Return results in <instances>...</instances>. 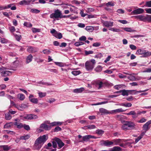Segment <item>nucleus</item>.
Returning a JSON list of instances; mask_svg holds the SVG:
<instances>
[{
	"label": "nucleus",
	"mask_w": 151,
	"mask_h": 151,
	"mask_svg": "<svg viewBox=\"0 0 151 151\" xmlns=\"http://www.w3.org/2000/svg\"><path fill=\"white\" fill-rule=\"evenodd\" d=\"M47 139L48 136L46 135L40 136L37 138L35 141L34 144V146L36 149L39 150Z\"/></svg>",
	"instance_id": "obj_1"
},
{
	"label": "nucleus",
	"mask_w": 151,
	"mask_h": 151,
	"mask_svg": "<svg viewBox=\"0 0 151 151\" xmlns=\"http://www.w3.org/2000/svg\"><path fill=\"white\" fill-rule=\"evenodd\" d=\"M124 123L122 126V129L124 130H131L134 128L135 126V124L133 122L124 121Z\"/></svg>",
	"instance_id": "obj_2"
},
{
	"label": "nucleus",
	"mask_w": 151,
	"mask_h": 151,
	"mask_svg": "<svg viewBox=\"0 0 151 151\" xmlns=\"http://www.w3.org/2000/svg\"><path fill=\"white\" fill-rule=\"evenodd\" d=\"M96 63V61L93 59L87 61L85 63L86 70L88 71H91L94 68Z\"/></svg>",
	"instance_id": "obj_3"
},
{
	"label": "nucleus",
	"mask_w": 151,
	"mask_h": 151,
	"mask_svg": "<svg viewBox=\"0 0 151 151\" xmlns=\"http://www.w3.org/2000/svg\"><path fill=\"white\" fill-rule=\"evenodd\" d=\"M61 11L57 9L54 11V13H52L50 15V17L52 19L60 18L61 15Z\"/></svg>",
	"instance_id": "obj_4"
},
{
	"label": "nucleus",
	"mask_w": 151,
	"mask_h": 151,
	"mask_svg": "<svg viewBox=\"0 0 151 151\" xmlns=\"http://www.w3.org/2000/svg\"><path fill=\"white\" fill-rule=\"evenodd\" d=\"M135 54L137 55H143V57H147L149 56V52L143 49L137 50Z\"/></svg>",
	"instance_id": "obj_5"
},
{
	"label": "nucleus",
	"mask_w": 151,
	"mask_h": 151,
	"mask_svg": "<svg viewBox=\"0 0 151 151\" xmlns=\"http://www.w3.org/2000/svg\"><path fill=\"white\" fill-rule=\"evenodd\" d=\"M96 137L94 136L91 135H87L83 136L82 137V140H80L79 142H82L84 143V141L87 142L89 141L90 139H96Z\"/></svg>",
	"instance_id": "obj_6"
},
{
	"label": "nucleus",
	"mask_w": 151,
	"mask_h": 151,
	"mask_svg": "<svg viewBox=\"0 0 151 151\" xmlns=\"http://www.w3.org/2000/svg\"><path fill=\"white\" fill-rule=\"evenodd\" d=\"M136 91L135 90H126L125 89H123L119 91H116V93H122V95L123 96H127L129 95V93L133 92Z\"/></svg>",
	"instance_id": "obj_7"
},
{
	"label": "nucleus",
	"mask_w": 151,
	"mask_h": 151,
	"mask_svg": "<svg viewBox=\"0 0 151 151\" xmlns=\"http://www.w3.org/2000/svg\"><path fill=\"white\" fill-rule=\"evenodd\" d=\"M24 119L27 120L35 119L38 118V116L36 115L33 114H27L23 117Z\"/></svg>",
	"instance_id": "obj_8"
},
{
	"label": "nucleus",
	"mask_w": 151,
	"mask_h": 151,
	"mask_svg": "<svg viewBox=\"0 0 151 151\" xmlns=\"http://www.w3.org/2000/svg\"><path fill=\"white\" fill-rule=\"evenodd\" d=\"M54 140L58 144V146L59 147V149L61 148L64 145V144L60 139L55 137L54 138Z\"/></svg>",
	"instance_id": "obj_9"
},
{
	"label": "nucleus",
	"mask_w": 151,
	"mask_h": 151,
	"mask_svg": "<svg viewBox=\"0 0 151 151\" xmlns=\"http://www.w3.org/2000/svg\"><path fill=\"white\" fill-rule=\"evenodd\" d=\"M151 124V120L148 121L143 126L142 128L145 132L147 131L150 128L149 125Z\"/></svg>",
	"instance_id": "obj_10"
},
{
	"label": "nucleus",
	"mask_w": 151,
	"mask_h": 151,
	"mask_svg": "<svg viewBox=\"0 0 151 151\" xmlns=\"http://www.w3.org/2000/svg\"><path fill=\"white\" fill-rule=\"evenodd\" d=\"M144 10L142 8H138L133 10L132 13L134 14H138L143 13Z\"/></svg>",
	"instance_id": "obj_11"
},
{
	"label": "nucleus",
	"mask_w": 151,
	"mask_h": 151,
	"mask_svg": "<svg viewBox=\"0 0 151 151\" xmlns=\"http://www.w3.org/2000/svg\"><path fill=\"white\" fill-rule=\"evenodd\" d=\"M125 114L127 115H132V117L134 119H135L137 118L138 116V114H137V113L134 111H131L129 113H126Z\"/></svg>",
	"instance_id": "obj_12"
},
{
	"label": "nucleus",
	"mask_w": 151,
	"mask_h": 151,
	"mask_svg": "<svg viewBox=\"0 0 151 151\" xmlns=\"http://www.w3.org/2000/svg\"><path fill=\"white\" fill-rule=\"evenodd\" d=\"M11 147L7 145L0 146V151H8L10 149Z\"/></svg>",
	"instance_id": "obj_13"
},
{
	"label": "nucleus",
	"mask_w": 151,
	"mask_h": 151,
	"mask_svg": "<svg viewBox=\"0 0 151 151\" xmlns=\"http://www.w3.org/2000/svg\"><path fill=\"white\" fill-rule=\"evenodd\" d=\"M40 128L44 129L45 130H49L51 129V127L50 126L45 124H41L40 126Z\"/></svg>",
	"instance_id": "obj_14"
},
{
	"label": "nucleus",
	"mask_w": 151,
	"mask_h": 151,
	"mask_svg": "<svg viewBox=\"0 0 151 151\" xmlns=\"http://www.w3.org/2000/svg\"><path fill=\"white\" fill-rule=\"evenodd\" d=\"M101 142H103V145L105 146H110L113 144V142L109 141V140H103Z\"/></svg>",
	"instance_id": "obj_15"
},
{
	"label": "nucleus",
	"mask_w": 151,
	"mask_h": 151,
	"mask_svg": "<svg viewBox=\"0 0 151 151\" xmlns=\"http://www.w3.org/2000/svg\"><path fill=\"white\" fill-rule=\"evenodd\" d=\"M126 110H123L122 108L118 109H116L113 110L110 112L111 114H117L120 112L124 111Z\"/></svg>",
	"instance_id": "obj_16"
},
{
	"label": "nucleus",
	"mask_w": 151,
	"mask_h": 151,
	"mask_svg": "<svg viewBox=\"0 0 151 151\" xmlns=\"http://www.w3.org/2000/svg\"><path fill=\"white\" fill-rule=\"evenodd\" d=\"M104 25L106 27H112L113 26V22L111 21H106L103 22Z\"/></svg>",
	"instance_id": "obj_17"
},
{
	"label": "nucleus",
	"mask_w": 151,
	"mask_h": 151,
	"mask_svg": "<svg viewBox=\"0 0 151 151\" xmlns=\"http://www.w3.org/2000/svg\"><path fill=\"white\" fill-rule=\"evenodd\" d=\"M63 123L62 122H54L50 123V127L51 129L52 127L56 126L57 125L60 126Z\"/></svg>",
	"instance_id": "obj_18"
},
{
	"label": "nucleus",
	"mask_w": 151,
	"mask_h": 151,
	"mask_svg": "<svg viewBox=\"0 0 151 151\" xmlns=\"http://www.w3.org/2000/svg\"><path fill=\"white\" fill-rule=\"evenodd\" d=\"M144 15H139L132 16V17L134 18L135 19H137L140 21L144 22Z\"/></svg>",
	"instance_id": "obj_19"
},
{
	"label": "nucleus",
	"mask_w": 151,
	"mask_h": 151,
	"mask_svg": "<svg viewBox=\"0 0 151 151\" xmlns=\"http://www.w3.org/2000/svg\"><path fill=\"white\" fill-rule=\"evenodd\" d=\"M151 22V15H147L146 16H144V22Z\"/></svg>",
	"instance_id": "obj_20"
},
{
	"label": "nucleus",
	"mask_w": 151,
	"mask_h": 151,
	"mask_svg": "<svg viewBox=\"0 0 151 151\" xmlns=\"http://www.w3.org/2000/svg\"><path fill=\"white\" fill-rule=\"evenodd\" d=\"M32 0H29L28 1H27L25 0H24L21 1L19 2V4L20 5H28L30 4Z\"/></svg>",
	"instance_id": "obj_21"
},
{
	"label": "nucleus",
	"mask_w": 151,
	"mask_h": 151,
	"mask_svg": "<svg viewBox=\"0 0 151 151\" xmlns=\"http://www.w3.org/2000/svg\"><path fill=\"white\" fill-rule=\"evenodd\" d=\"M28 52L30 53H34L37 51V49L36 48L33 47H30L29 48L27 49Z\"/></svg>",
	"instance_id": "obj_22"
},
{
	"label": "nucleus",
	"mask_w": 151,
	"mask_h": 151,
	"mask_svg": "<svg viewBox=\"0 0 151 151\" xmlns=\"http://www.w3.org/2000/svg\"><path fill=\"white\" fill-rule=\"evenodd\" d=\"M33 58V56L31 54L29 55L27 58L26 59V63L28 64L31 62Z\"/></svg>",
	"instance_id": "obj_23"
},
{
	"label": "nucleus",
	"mask_w": 151,
	"mask_h": 151,
	"mask_svg": "<svg viewBox=\"0 0 151 151\" xmlns=\"http://www.w3.org/2000/svg\"><path fill=\"white\" fill-rule=\"evenodd\" d=\"M122 29L126 32H136V30L132 29L130 27H123Z\"/></svg>",
	"instance_id": "obj_24"
},
{
	"label": "nucleus",
	"mask_w": 151,
	"mask_h": 151,
	"mask_svg": "<svg viewBox=\"0 0 151 151\" xmlns=\"http://www.w3.org/2000/svg\"><path fill=\"white\" fill-rule=\"evenodd\" d=\"M119 105L121 106H124L126 107H130L132 105V104L131 103L129 102L126 103H122Z\"/></svg>",
	"instance_id": "obj_25"
},
{
	"label": "nucleus",
	"mask_w": 151,
	"mask_h": 151,
	"mask_svg": "<svg viewBox=\"0 0 151 151\" xmlns=\"http://www.w3.org/2000/svg\"><path fill=\"white\" fill-rule=\"evenodd\" d=\"M122 149L119 146H114L111 149V151H122Z\"/></svg>",
	"instance_id": "obj_26"
},
{
	"label": "nucleus",
	"mask_w": 151,
	"mask_h": 151,
	"mask_svg": "<svg viewBox=\"0 0 151 151\" xmlns=\"http://www.w3.org/2000/svg\"><path fill=\"white\" fill-rule=\"evenodd\" d=\"M99 111L101 113L106 114H110V112H109L108 111L105 109L103 108H100L99 109Z\"/></svg>",
	"instance_id": "obj_27"
},
{
	"label": "nucleus",
	"mask_w": 151,
	"mask_h": 151,
	"mask_svg": "<svg viewBox=\"0 0 151 151\" xmlns=\"http://www.w3.org/2000/svg\"><path fill=\"white\" fill-rule=\"evenodd\" d=\"M13 4H11L5 6H0V10L4 9L10 8L11 6H13Z\"/></svg>",
	"instance_id": "obj_28"
},
{
	"label": "nucleus",
	"mask_w": 151,
	"mask_h": 151,
	"mask_svg": "<svg viewBox=\"0 0 151 151\" xmlns=\"http://www.w3.org/2000/svg\"><path fill=\"white\" fill-rule=\"evenodd\" d=\"M104 4L107 7L113 6L115 5L114 3L112 1H109L108 3H104Z\"/></svg>",
	"instance_id": "obj_29"
},
{
	"label": "nucleus",
	"mask_w": 151,
	"mask_h": 151,
	"mask_svg": "<svg viewBox=\"0 0 151 151\" xmlns=\"http://www.w3.org/2000/svg\"><path fill=\"white\" fill-rule=\"evenodd\" d=\"M11 73L10 71L8 70H5L1 72V75L3 76H6L9 75V73Z\"/></svg>",
	"instance_id": "obj_30"
},
{
	"label": "nucleus",
	"mask_w": 151,
	"mask_h": 151,
	"mask_svg": "<svg viewBox=\"0 0 151 151\" xmlns=\"http://www.w3.org/2000/svg\"><path fill=\"white\" fill-rule=\"evenodd\" d=\"M84 90L83 88H79L75 89L73 90V92L76 93H80L82 92Z\"/></svg>",
	"instance_id": "obj_31"
},
{
	"label": "nucleus",
	"mask_w": 151,
	"mask_h": 151,
	"mask_svg": "<svg viewBox=\"0 0 151 151\" xmlns=\"http://www.w3.org/2000/svg\"><path fill=\"white\" fill-rule=\"evenodd\" d=\"M96 127L94 125H89L87 126H85L83 127V129H92L95 128Z\"/></svg>",
	"instance_id": "obj_32"
},
{
	"label": "nucleus",
	"mask_w": 151,
	"mask_h": 151,
	"mask_svg": "<svg viewBox=\"0 0 151 151\" xmlns=\"http://www.w3.org/2000/svg\"><path fill=\"white\" fill-rule=\"evenodd\" d=\"M85 29L89 32H92L94 30V28L92 26H86Z\"/></svg>",
	"instance_id": "obj_33"
},
{
	"label": "nucleus",
	"mask_w": 151,
	"mask_h": 151,
	"mask_svg": "<svg viewBox=\"0 0 151 151\" xmlns=\"http://www.w3.org/2000/svg\"><path fill=\"white\" fill-rule=\"evenodd\" d=\"M122 140V139H118L112 140V142L115 143V145H118L120 143Z\"/></svg>",
	"instance_id": "obj_34"
},
{
	"label": "nucleus",
	"mask_w": 151,
	"mask_h": 151,
	"mask_svg": "<svg viewBox=\"0 0 151 151\" xmlns=\"http://www.w3.org/2000/svg\"><path fill=\"white\" fill-rule=\"evenodd\" d=\"M30 137L29 135L28 134L25 135L24 136H21L20 137L21 139L26 140L28 139Z\"/></svg>",
	"instance_id": "obj_35"
},
{
	"label": "nucleus",
	"mask_w": 151,
	"mask_h": 151,
	"mask_svg": "<svg viewBox=\"0 0 151 151\" xmlns=\"http://www.w3.org/2000/svg\"><path fill=\"white\" fill-rule=\"evenodd\" d=\"M96 132L99 135H101L104 133V131L101 129H98L96 130Z\"/></svg>",
	"instance_id": "obj_36"
},
{
	"label": "nucleus",
	"mask_w": 151,
	"mask_h": 151,
	"mask_svg": "<svg viewBox=\"0 0 151 151\" xmlns=\"http://www.w3.org/2000/svg\"><path fill=\"white\" fill-rule=\"evenodd\" d=\"M104 83L102 81H98L96 83V85H98L99 87L98 88L99 89H100L103 86Z\"/></svg>",
	"instance_id": "obj_37"
},
{
	"label": "nucleus",
	"mask_w": 151,
	"mask_h": 151,
	"mask_svg": "<svg viewBox=\"0 0 151 151\" xmlns=\"http://www.w3.org/2000/svg\"><path fill=\"white\" fill-rule=\"evenodd\" d=\"M30 12L32 13L37 14L40 12V11L35 9H32Z\"/></svg>",
	"instance_id": "obj_38"
},
{
	"label": "nucleus",
	"mask_w": 151,
	"mask_h": 151,
	"mask_svg": "<svg viewBox=\"0 0 151 151\" xmlns=\"http://www.w3.org/2000/svg\"><path fill=\"white\" fill-rule=\"evenodd\" d=\"M13 125L12 122H10L9 123H6L4 126V128H8L11 127V126Z\"/></svg>",
	"instance_id": "obj_39"
},
{
	"label": "nucleus",
	"mask_w": 151,
	"mask_h": 151,
	"mask_svg": "<svg viewBox=\"0 0 151 151\" xmlns=\"http://www.w3.org/2000/svg\"><path fill=\"white\" fill-rule=\"evenodd\" d=\"M81 72L80 70L74 71L71 72L72 74L75 76H76L81 73Z\"/></svg>",
	"instance_id": "obj_40"
},
{
	"label": "nucleus",
	"mask_w": 151,
	"mask_h": 151,
	"mask_svg": "<svg viewBox=\"0 0 151 151\" xmlns=\"http://www.w3.org/2000/svg\"><path fill=\"white\" fill-rule=\"evenodd\" d=\"M102 70V67L99 65L97 66L95 69V70L97 72H100Z\"/></svg>",
	"instance_id": "obj_41"
},
{
	"label": "nucleus",
	"mask_w": 151,
	"mask_h": 151,
	"mask_svg": "<svg viewBox=\"0 0 151 151\" xmlns=\"http://www.w3.org/2000/svg\"><path fill=\"white\" fill-rule=\"evenodd\" d=\"M18 97L19 99L21 101L24 100L25 98V96L23 94H19L18 95Z\"/></svg>",
	"instance_id": "obj_42"
},
{
	"label": "nucleus",
	"mask_w": 151,
	"mask_h": 151,
	"mask_svg": "<svg viewBox=\"0 0 151 151\" xmlns=\"http://www.w3.org/2000/svg\"><path fill=\"white\" fill-rule=\"evenodd\" d=\"M42 52L44 54L46 55L50 54L51 53V51L50 50L47 49H45L43 50Z\"/></svg>",
	"instance_id": "obj_43"
},
{
	"label": "nucleus",
	"mask_w": 151,
	"mask_h": 151,
	"mask_svg": "<svg viewBox=\"0 0 151 151\" xmlns=\"http://www.w3.org/2000/svg\"><path fill=\"white\" fill-rule=\"evenodd\" d=\"M109 30L112 31L114 32H119L121 31V30L119 29H117L115 28H111Z\"/></svg>",
	"instance_id": "obj_44"
},
{
	"label": "nucleus",
	"mask_w": 151,
	"mask_h": 151,
	"mask_svg": "<svg viewBox=\"0 0 151 151\" xmlns=\"http://www.w3.org/2000/svg\"><path fill=\"white\" fill-rule=\"evenodd\" d=\"M30 101L32 102L35 104H37L38 102V100L37 98H32L30 99Z\"/></svg>",
	"instance_id": "obj_45"
},
{
	"label": "nucleus",
	"mask_w": 151,
	"mask_h": 151,
	"mask_svg": "<svg viewBox=\"0 0 151 151\" xmlns=\"http://www.w3.org/2000/svg\"><path fill=\"white\" fill-rule=\"evenodd\" d=\"M6 119L7 120H9L12 118V116L8 113V114H6L5 115Z\"/></svg>",
	"instance_id": "obj_46"
},
{
	"label": "nucleus",
	"mask_w": 151,
	"mask_h": 151,
	"mask_svg": "<svg viewBox=\"0 0 151 151\" xmlns=\"http://www.w3.org/2000/svg\"><path fill=\"white\" fill-rule=\"evenodd\" d=\"M46 93L39 92L38 93L39 96L40 98H42L46 96Z\"/></svg>",
	"instance_id": "obj_47"
},
{
	"label": "nucleus",
	"mask_w": 151,
	"mask_h": 151,
	"mask_svg": "<svg viewBox=\"0 0 151 151\" xmlns=\"http://www.w3.org/2000/svg\"><path fill=\"white\" fill-rule=\"evenodd\" d=\"M24 25L27 27H31L32 26V24H31L27 22H24Z\"/></svg>",
	"instance_id": "obj_48"
},
{
	"label": "nucleus",
	"mask_w": 151,
	"mask_h": 151,
	"mask_svg": "<svg viewBox=\"0 0 151 151\" xmlns=\"http://www.w3.org/2000/svg\"><path fill=\"white\" fill-rule=\"evenodd\" d=\"M14 35L16 40L18 41H19L22 38V36L21 35H19L16 34Z\"/></svg>",
	"instance_id": "obj_49"
},
{
	"label": "nucleus",
	"mask_w": 151,
	"mask_h": 151,
	"mask_svg": "<svg viewBox=\"0 0 151 151\" xmlns=\"http://www.w3.org/2000/svg\"><path fill=\"white\" fill-rule=\"evenodd\" d=\"M23 127L24 129L27 131H29L30 130V127L28 125L24 124Z\"/></svg>",
	"instance_id": "obj_50"
},
{
	"label": "nucleus",
	"mask_w": 151,
	"mask_h": 151,
	"mask_svg": "<svg viewBox=\"0 0 151 151\" xmlns=\"http://www.w3.org/2000/svg\"><path fill=\"white\" fill-rule=\"evenodd\" d=\"M147 121V119L144 118H142L140 120L138 121L137 122L139 123H143Z\"/></svg>",
	"instance_id": "obj_51"
},
{
	"label": "nucleus",
	"mask_w": 151,
	"mask_h": 151,
	"mask_svg": "<svg viewBox=\"0 0 151 151\" xmlns=\"http://www.w3.org/2000/svg\"><path fill=\"white\" fill-rule=\"evenodd\" d=\"M85 55H88L90 54H92L93 53V51L91 50H90L89 51H87L86 50H85Z\"/></svg>",
	"instance_id": "obj_52"
},
{
	"label": "nucleus",
	"mask_w": 151,
	"mask_h": 151,
	"mask_svg": "<svg viewBox=\"0 0 151 151\" xmlns=\"http://www.w3.org/2000/svg\"><path fill=\"white\" fill-rule=\"evenodd\" d=\"M62 129L61 128L59 127H57L54 129V131L55 132H56L59 131H60Z\"/></svg>",
	"instance_id": "obj_53"
},
{
	"label": "nucleus",
	"mask_w": 151,
	"mask_h": 151,
	"mask_svg": "<svg viewBox=\"0 0 151 151\" xmlns=\"http://www.w3.org/2000/svg\"><path fill=\"white\" fill-rule=\"evenodd\" d=\"M32 31L34 33L38 32H40V29L36 28H33L32 29Z\"/></svg>",
	"instance_id": "obj_54"
},
{
	"label": "nucleus",
	"mask_w": 151,
	"mask_h": 151,
	"mask_svg": "<svg viewBox=\"0 0 151 151\" xmlns=\"http://www.w3.org/2000/svg\"><path fill=\"white\" fill-rule=\"evenodd\" d=\"M9 29L10 31L11 32H13L15 31V28L14 26H11L9 28Z\"/></svg>",
	"instance_id": "obj_55"
},
{
	"label": "nucleus",
	"mask_w": 151,
	"mask_h": 151,
	"mask_svg": "<svg viewBox=\"0 0 151 151\" xmlns=\"http://www.w3.org/2000/svg\"><path fill=\"white\" fill-rule=\"evenodd\" d=\"M129 47L132 50H135L137 49V47L132 44L129 45Z\"/></svg>",
	"instance_id": "obj_56"
},
{
	"label": "nucleus",
	"mask_w": 151,
	"mask_h": 151,
	"mask_svg": "<svg viewBox=\"0 0 151 151\" xmlns=\"http://www.w3.org/2000/svg\"><path fill=\"white\" fill-rule=\"evenodd\" d=\"M86 39V37L85 36H82L79 38V40L81 41H85Z\"/></svg>",
	"instance_id": "obj_57"
},
{
	"label": "nucleus",
	"mask_w": 151,
	"mask_h": 151,
	"mask_svg": "<svg viewBox=\"0 0 151 151\" xmlns=\"http://www.w3.org/2000/svg\"><path fill=\"white\" fill-rule=\"evenodd\" d=\"M117 12L119 14H123L124 13V11L122 9H119Z\"/></svg>",
	"instance_id": "obj_58"
},
{
	"label": "nucleus",
	"mask_w": 151,
	"mask_h": 151,
	"mask_svg": "<svg viewBox=\"0 0 151 151\" xmlns=\"http://www.w3.org/2000/svg\"><path fill=\"white\" fill-rule=\"evenodd\" d=\"M146 6L148 7H151V1L147 2L146 3Z\"/></svg>",
	"instance_id": "obj_59"
},
{
	"label": "nucleus",
	"mask_w": 151,
	"mask_h": 151,
	"mask_svg": "<svg viewBox=\"0 0 151 151\" xmlns=\"http://www.w3.org/2000/svg\"><path fill=\"white\" fill-rule=\"evenodd\" d=\"M101 45V43L99 42H96L93 44V47H97Z\"/></svg>",
	"instance_id": "obj_60"
},
{
	"label": "nucleus",
	"mask_w": 151,
	"mask_h": 151,
	"mask_svg": "<svg viewBox=\"0 0 151 151\" xmlns=\"http://www.w3.org/2000/svg\"><path fill=\"white\" fill-rule=\"evenodd\" d=\"M57 142L55 141L52 142V146L53 148H55L57 147Z\"/></svg>",
	"instance_id": "obj_61"
},
{
	"label": "nucleus",
	"mask_w": 151,
	"mask_h": 151,
	"mask_svg": "<svg viewBox=\"0 0 151 151\" xmlns=\"http://www.w3.org/2000/svg\"><path fill=\"white\" fill-rule=\"evenodd\" d=\"M23 126L24 125H23L22 123L19 122L17 127L18 128L20 129L22 127H23Z\"/></svg>",
	"instance_id": "obj_62"
},
{
	"label": "nucleus",
	"mask_w": 151,
	"mask_h": 151,
	"mask_svg": "<svg viewBox=\"0 0 151 151\" xmlns=\"http://www.w3.org/2000/svg\"><path fill=\"white\" fill-rule=\"evenodd\" d=\"M78 26L80 27L84 28L85 27V25L84 24L80 23L78 24Z\"/></svg>",
	"instance_id": "obj_63"
},
{
	"label": "nucleus",
	"mask_w": 151,
	"mask_h": 151,
	"mask_svg": "<svg viewBox=\"0 0 151 151\" xmlns=\"http://www.w3.org/2000/svg\"><path fill=\"white\" fill-rule=\"evenodd\" d=\"M145 10L147 13L151 14V8L145 9Z\"/></svg>",
	"instance_id": "obj_64"
}]
</instances>
